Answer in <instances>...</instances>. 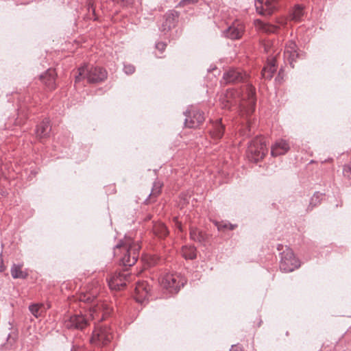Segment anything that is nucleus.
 <instances>
[{
	"mask_svg": "<svg viewBox=\"0 0 351 351\" xmlns=\"http://www.w3.org/2000/svg\"><path fill=\"white\" fill-rule=\"evenodd\" d=\"M149 291L150 288L147 282H138L135 287V299L136 302L143 303L145 300L148 299Z\"/></svg>",
	"mask_w": 351,
	"mask_h": 351,
	"instance_id": "ddd939ff",
	"label": "nucleus"
},
{
	"mask_svg": "<svg viewBox=\"0 0 351 351\" xmlns=\"http://www.w3.org/2000/svg\"><path fill=\"white\" fill-rule=\"evenodd\" d=\"M280 247H282V246L281 245H279L278 246V250H281V248H280Z\"/></svg>",
	"mask_w": 351,
	"mask_h": 351,
	"instance_id": "a19ab883",
	"label": "nucleus"
},
{
	"mask_svg": "<svg viewBox=\"0 0 351 351\" xmlns=\"http://www.w3.org/2000/svg\"><path fill=\"white\" fill-rule=\"evenodd\" d=\"M304 14L303 8L296 5L291 14L292 19L296 21H300Z\"/></svg>",
	"mask_w": 351,
	"mask_h": 351,
	"instance_id": "cd10ccee",
	"label": "nucleus"
},
{
	"mask_svg": "<svg viewBox=\"0 0 351 351\" xmlns=\"http://www.w3.org/2000/svg\"><path fill=\"white\" fill-rule=\"evenodd\" d=\"M254 25L256 27L261 31L265 33H274L276 32L278 27L276 25H271L262 21L261 20L257 19L254 21Z\"/></svg>",
	"mask_w": 351,
	"mask_h": 351,
	"instance_id": "4be33fe9",
	"label": "nucleus"
},
{
	"mask_svg": "<svg viewBox=\"0 0 351 351\" xmlns=\"http://www.w3.org/2000/svg\"><path fill=\"white\" fill-rule=\"evenodd\" d=\"M22 264H13L10 269L11 275L13 278L25 279L27 277V272L22 270Z\"/></svg>",
	"mask_w": 351,
	"mask_h": 351,
	"instance_id": "5701e85b",
	"label": "nucleus"
},
{
	"mask_svg": "<svg viewBox=\"0 0 351 351\" xmlns=\"http://www.w3.org/2000/svg\"><path fill=\"white\" fill-rule=\"evenodd\" d=\"M185 126L191 128H197L204 121L203 112L199 110H193L185 112Z\"/></svg>",
	"mask_w": 351,
	"mask_h": 351,
	"instance_id": "6e6552de",
	"label": "nucleus"
},
{
	"mask_svg": "<svg viewBox=\"0 0 351 351\" xmlns=\"http://www.w3.org/2000/svg\"><path fill=\"white\" fill-rule=\"evenodd\" d=\"M343 173L345 177L351 179V165L343 167Z\"/></svg>",
	"mask_w": 351,
	"mask_h": 351,
	"instance_id": "72a5a7b5",
	"label": "nucleus"
},
{
	"mask_svg": "<svg viewBox=\"0 0 351 351\" xmlns=\"http://www.w3.org/2000/svg\"><path fill=\"white\" fill-rule=\"evenodd\" d=\"M276 71V63L274 60H272L263 69L261 72L262 77L266 80H270L273 77Z\"/></svg>",
	"mask_w": 351,
	"mask_h": 351,
	"instance_id": "b1692460",
	"label": "nucleus"
},
{
	"mask_svg": "<svg viewBox=\"0 0 351 351\" xmlns=\"http://www.w3.org/2000/svg\"><path fill=\"white\" fill-rule=\"evenodd\" d=\"M216 226L219 230H222L223 229L234 230L237 226V225L231 224L230 223H216Z\"/></svg>",
	"mask_w": 351,
	"mask_h": 351,
	"instance_id": "2f4dec72",
	"label": "nucleus"
},
{
	"mask_svg": "<svg viewBox=\"0 0 351 351\" xmlns=\"http://www.w3.org/2000/svg\"><path fill=\"white\" fill-rule=\"evenodd\" d=\"M278 0H256V11L262 15H271L276 9Z\"/></svg>",
	"mask_w": 351,
	"mask_h": 351,
	"instance_id": "9d476101",
	"label": "nucleus"
},
{
	"mask_svg": "<svg viewBox=\"0 0 351 351\" xmlns=\"http://www.w3.org/2000/svg\"><path fill=\"white\" fill-rule=\"evenodd\" d=\"M99 289L97 288L88 287L86 293H82L79 296V300L84 303H91L96 299Z\"/></svg>",
	"mask_w": 351,
	"mask_h": 351,
	"instance_id": "412c9836",
	"label": "nucleus"
},
{
	"mask_svg": "<svg viewBox=\"0 0 351 351\" xmlns=\"http://www.w3.org/2000/svg\"><path fill=\"white\" fill-rule=\"evenodd\" d=\"M224 127L221 124V119H217L212 123V128L210 129V134L213 138L218 140L221 138L223 134Z\"/></svg>",
	"mask_w": 351,
	"mask_h": 351,
	"instance_id": "aec40b11",
	"label": "nucleus"
},
{
	"mask_svg": "<svg viewBox=\"0 0 351 351\" xmlns=\"http://www.w3.org/2000/svg\"><path fill=\"white\" fill-rule=\"evenodd\" d=\"M56 76L55 70L49 69L40 75V80L49 90H53L56 88Z\"/></svg>",
	"mask_w": 351,
	"mask_h": 351,
	"instance_id": "a211bd4d",
	"label": "nucleus"
},
{
	"mask_svg": "<svg viewBox=\"0 0 351 351\" xmlns=\"http://www.w3.org/2000/svg\"><path fill=\"white\" fill-rule=\"evenodd\" d=\"M162 184L160 182H155L154 183L152 192L149 196H157L160 194Z\"/></svg>",
	"mask_w": 351,
	"mask_h": 351,
	"instance_id": "7c9ffc66",
	"label": "nucleus"
},
{
	"mask_svg": "<svg viewBox=\"0 0 351 351\" xmlns=\"http://www.w3.org/2000/svg\"><path fill=\"white\" fill-rule=\"evenodd\" d=\"M4 269V267H3V260L1 259L0 260V271H3Z\"/></svg>",
	"mask_w": 351,
	"mask_h": 351,
	"instance_id": "ea45409f",
	"label": "nucleus"
},
{
	"mask_svg": "<svg viewBox=\"0 0 351 351\" xmlns=\"http://www.w3.org/2000/svg\"><path fill=\"white\" fill-rule=\"evenodd\" d=\"M251 95H252V98H251V101L250 102L252 104V109L250 110V112H247V114L249 113H252L253 111H254V105H255V101L254 99H253V95H254V93L252 92V90H251Z\"/></svg>",
	"mask_w": 351,
	"mask_h": 351,
	"instance_id": "e433bc0d",
	"label": "nucleus"
},
{
	"mask_svg": "<svg viewBox=\"0 0 351 351\" xmlns=\"http://www.w3.org/2000/svg\"><path fill=\"white\" fill-rule=\"evenodd\" d=\"M117 248L123 247L125 254L121 258L125 266H132L135 264L138 257L140 245L130 237H125L124 241L116 245Z\"/></svg>",
	"mask_w": 351,
	"mask_h": 351,
	"instance_id": "f03ea898",
	"label": "nucleus"
},
{
	"mask_svg": "<svg viewBox=\"0 0 351 351\" xmlns=\"http://www.w3.org/2000/svg\"><path fill=\"white\" fill-rule=\"evenodd\" d=\"M186 280L178 274H166L160 279L161 287L170 293H176L185 284Z\"/></svg>",
	"mask_w": 351,
	"mask_h": 351,
	"instance_id": "20e7f679",
	"label": "nucleus"
},
{
	"mask_svg": "<svg viewBox=\"0 0 351 351\" xmlns=\"http://www.w3.org/2000/svg\"><path fill=\"white\" fill-rule=\"evenodd\" d=\"M280 269L285 272H291L300 266L292 250L288 247L280 253Z\"/></svg>",
	"mask_w": 351,
	"mask_h": 351,
	"instance_id": "423d86ee",
	"label": "nucleus"
},
{
	"mask_svg": "<svg viewBox=\"0 0 351 351\" xmlns=\"http://www.w3.org/2000/svg\"><path fill=\"white\" fill-rule=\"evenodd\" d=\"M231 351H243L242 348L238 346H232Z\"/></svg>",
	"mask_w": 351,
	"mask_h": 351,
	"instance_id": "4c0bfd02",
	"label": "nucleus"
},
{
	"mask_svg": "<svg viewBox=\"0 0 351 351\" xmlns=\"http://www.w3.org/2000/svg\"><path fill=\"white\" fill-rule=\"evenodd\" d=\"M190 237L195 241L202 242L204 240V234L196 228H191Z\"/></svg>",
	"mask_w": 351,
	"mask_h": 351,
	"instance_id": "bb28decb",
	"label": "nucleus"
},
{
	"mask_svg": "<svg viewBox=\"0 0 351 351\" xmlns=\"http://www.w3.org/2000/svg\"><path fill=\"white\" fill-rule=\"evenodd\" d=\"M51 125L48 119H45L39 125H37L36 134L40 138H46L49 136L51 131Z\"/></svg>",
	"mask_w": 351,
	"mask_h": 351,
	"instance_id": "6ab92c4d",
	"label": "nucleus"
},
{
	"mask_svg": "<svg viewBox=\"0 0 351 351\" xmlns=\"http://www.w3.org/2000/svg\"><path fill=\"white\" fill-rule=\"evenodd\" d=\"M198 2V0H181L178 3V6L184 7L186 5L195 4Z\"/></svg>",
	"mask_w": 351,
	"mask_h": 351,
	"instance_id": "473e14b6",
	"label": "nucleus"
},
{
	"mask_svg": "<svg viewBox=\"0 0 351 351\" xmlns=\"http://www.w3.org/2000/svg\"><path fill=\"white\" fill-rule=\"evenodd\" d=\"M179 14L176 11H169L165 15V21L162 25V31L169 30L172 27H174L178 19Z\"/></svg>",
	"mask_w": 351,
	"mask_h": 351,
	"instance_id": "f3484780",
	"label": "nucleus"
},
{
	"mask_svg": "<svg viewBox=\"0 0 351 351\" xmlns=\"http://www.w3.org/2000/svg\"><path fill=\"white\" fill-rule=\"evenodd\" d=\"M110 312L111 308L108 304L97 302L90 308L88 317L82 313L73 315L64 319V326L68 329L82 330L88 326L90 317L92 319L98 317L101 320L109 315Z\"/></svg>",
	"mask_w": 351,
	"mask_h": 351,
	"instance_id": "f257e3e1",
	"label": "nucleus"
},
{
	"mask_svg": "<svg viewBox=\"0 0 351 351\" xmlns=\"http://www.w3.org/2000/svg\"><path fill=\"white\" fill-rule=\"evenodd\" d=\"M154 233L160 238H163L168 234V230L165 225L162 222L154 223L153 226Z\"/></svg>",
	"mask_w": 351,
	"mask_h": 351,
	"instance_id": "393cba45",
	"label": "nucleus"
},
{
	"mask_svg": "<svg viewBox=\"0 0 351 351\" xmlns=\"http://www.w3.org/2000/svg\"><path fill=\"white\" fill-rule=\"evenodd\" d=\"M156 47L157 49H158L159 51H160L162 52L165 50V49L166 47V44L162 42H159V43H156Z\"/></svg>",
	"mask_w": 351,
	"mask_h": 351,
	"instance_id": "c9c22d12",
	"label": "nucleus"
},
{
	"mask_svg": "<svg viewBox=\"0 0 351 351\" xmlns=\"http://www.w3.org/2000/svg\"><path fill=\"white\" fill-rule=\"evenodd\" d=\"M130 278V274L127 271L115 273L110 279H108V284L110 289L120 290L126 286Z\"/></svg>",
	"mask_w": 351,
	"mask_h": 351,
	"instance_id": "0eeeda50",
	"label": "nucleus"
},
{
	"mask_svg": "<svg viewBox=\"0 0 351 351\" xmlns=\"http://www.w3.org/2000/svg\"><path fill=\"white\" fill-rule=\"evenodd\" d=\"M298 57V53L297 52V46L295 43L293 41H289L285 46V51H284V59L285 61H287L291 67H294L293 62L295 61L296 58Z\"/></svg>",
	"mask_w": 351,
	"mask_h": 351,
	"instance_id": "4468645a",
	"label": "nucleus"
},
{
	"mask_svg": "<svg viewBox=\"0 0 351 351\" xmlns=\"http://www.w3.org/2000/svg\"><path fill=\"white\" fill-rule=\"evenodd\" d=\"M182 255L185 259L193 260L196 258V249L194 246L185 245L182 248Z\"/></svg>",
	"mask_w": 351,
	"mask_h": 351,
	"instance_id": "a878e982",
	"label": "nucleus"
},
{
	"mask_svg": "<svg viewBox=\"0 0 351 351\" xmlns=\"http://www.w3.org/2000/svg\"><path fill=\"white\" fill-rule=\"evenodd\" d=\"M111 329L107 326L97 328L93 332L91 341L94 343L98 341L105 345L112 339Z\"/></svg>",
	"mask_w": 351,
	"mask_h": 351,
	"instance_id": "1a4fd4ad",
	"label": "nucleus"
},
{
	"mask_svg": "<svg viewBox=\"0 0 351 351\" xmlns=\"http://www.w3.org/2000/svg\"><path fill=\"white\" fill-rule=\"evenodd\" d=\"M246 77V73L239 69H230L223 75V80L226 84L241 82L244 81Z\"/></svg>",
	"mask_w": 351,
	"mask_h": 351,
	"instance_id": "9b49d317",
	"label": "nucleus"
},
{
	"mask_svg": "<svg viewBox=\"0 0 351 351\" xmlns=\"http://www.w3.org/2000/svg\"><path fill=\"white\" fill-rule=\"evenodd\" d=\"M157 264V261L155 258H152V261L149 263L150 266Z\"/></svg>",
	"mask_w": 351,
	"mask_h": 351,
	"instance_id": "58836bf2",
	"label": "nucleus"
},
{
	"mask_svg": "<svg viewBox=\"0 0 351 351\" xmlns=\"http://www.w3.org/2000/svg\"><path fill=\"white\" fill-rule=\"evenodd\" d=\"M290 149V146L287 141L283 139L277 141L271 147V154L273 156L276 157L285 154Z\"/></svg>",
	"mask_w": 351,
	"mask_h": 351,
	"instance_id": "2eb2a0df",
	"label": "nucleus"
},
{
	"mask_svg": "<svg viewBox=\"0 0 351 351\" xmlns=\"http://www.w3.org/2000/svg\"><path fill=\"white\" fill-rule=\"evenodd\" d=\"M244 25L241 22L237 21L232 23V24L223 32V34L226 37L232 40L239 39L244 32Z\"/></svg>",
	"mask_w": 351,
	"mask_h": 351,
	"instance_id": "f8f14e48",
	"label": "nucleus"
},
{
	"mask_svg": "<svg viewBox=\"0 0 351 351\" xmlns=\"http://www.w3.org/2000/svg\"><path fill=\"white\" fill-rule=\"evenodd\" d=\"M237 93L233 90H230L220 98L221 107L226 109H230L233 106L237 104L235 95Z\"/></svg>",
	"mask_w": 351,
	"mask_h": 351,
	"instance_id": "dca6fc26",
	"label": "nucleus"
},
{
	"mask_svg": "<svg viewBox=\"0 0 351 351\" xmlns=\"http://www.w3.org/2000/svg\"><path fill=\"white\" fill-rule=\"evenodd\" d=\"M322 193H320L319 192H315L311 199L310 206L313 207L317 205L322 199Z\"/></svg>",
	"mask_w": 351,
	"mask_h": 351,
	"instance_id": "c756f323",
	"label": "nucleus"
},
{
	"mask_svg": "<svg viewBox=\"0 0 351 351\" xmlns=\"http://www.w3.org/2000/svg\"><path fill=\"white\" fill-rule=\"evenodd\" d=\"M123 71L126 74H132L135 71V68L132 64L124 65Z\"/></svg>",
	"mask_w": 351,
	"mask_h": 351,
	"instance_id": "f704fd0d",
	"label": "nucleus"
},
{
	"mask_svg": "<svg viewBox=\"0 0 351 351\" xmlns=\"http://www.w3.org/2000/svg\"><path fill=\"white\" fill-rule=\"evenodd\" d=\"M267 151L266 140L261 136L253 139L247 148L248 154L251 156V159L255 162L263 158Z\"/></svg>",
	"mask_w": 351,
	"mask_h": 351,
	"instance_id": "39448f33",
	"label": "nucleus"
},
{
	"mask_svg": "<svg viewBox=\"0 0 351 351\" xmlns=\"http://www.w3.org/2000/svg\"><path fill=\"white\" fill-rule=\"evenodd\" d=\"M106 77L107 72L103 68L86 65L78 69V75L75 77V82H79L82 79L86 78L90 83H97L104 81Z\"/></svg>",
	"mask_w": 351,
	"mask_h": 351,
	"instance_id": "7ed1b4c3",
	"label": "nucleus"
},
{
	"mask_svg": "<svg viewBox=\"0 0 351 351\" xmlns=\"http://www.w3.org/2000/svg\"><path fill=\"white\" fill-rule=\"evenodd\" d=\"M43 304H34L30 305L29 309L34 316H35L36 317H38L40 316L41 313L43 312Z\"/></svg>",
	"mask_w": 351,
	"mask_h": 351,
	"instance_id": "c85d7f7f",
	"label": "nucleus"
}]
</instances>
